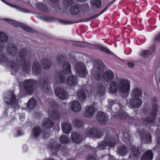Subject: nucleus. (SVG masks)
I'll list each match as a JSON object with an SVG mask.
<instances>
[{
  "instance_id": "39448f33",
  "label": "nucleus",
  "mask_w": 160,
  "mask_h": 160,
  "mask_svg": "<svg viewBox=\"0 0 160 160\" xmlns=\"http://www.w3.org/2000/svg\"><path fill=\"white\" fill-rule=\"evenodd\" d=\"M7 59L2 55L0 56V62H6L7 65L12 68V70L14 72L18 71L19 70L18 66H17L15 63L12 61L7 62Z\"/></svg>"
},
{
  "instance_id": "052dcab7",
  "label": "nucleus",
  "mask_w": 160,
  "mask_h": 160,
  "mask_svg": "<svg viewBox=\"0 0 160 160\" xmlns=\"http://www.w3.org/2000/svg\"><path fill=\"white\" fill-rule=\"evenodd\" d=\"M160 84V77L159 78V80H158Z\"/></svg>"
},
{
  "instance_id": "aec40b11",
  "label": "nucleus",
  "mask_w": 160,
  "mask_h": 160,
  "mask_svg": "<svg viewBox=\"0 0 160 160\" xmlns=\"http://www.w3.org/2000/svg\"><path fill=\"white\" fill-rule=\"evenodd\" d=\"M62 72L65 74H68L71 72V66L68 62H65L63 65Z\"/></svg>"
},
{
  "instance_id": "338daca9",
  "label": "nucleus",
  "mask_w": 160,
  "mask_h": 160,
  "mask_svg": "<svg viewBox=\"0 0 160 160\" xmlns=\"http://www.w3.org/2000/svg\"><path fill=\"white\" fill-rule=\"evenodd\" d=\"M50 160H53V159H50Z\"/></svg>"
},
{
  "instance_id": "69168bd1",
  "label": "nucleus",
  "mask_w": 160,
  "mask_h": 160,
  "mask_svg": "<svg viewBox=\"0 0 160 160\" xmlns=\"http://www.w3.org/2000/svg\"><path fill=\"white\" fill-rule=\"evenodd\" d=\"M46 84L45 83H44L45 86H46Z\"/></svg>"
},
{
  "instance_id": "4d7b16f0",
  "label": "nucleus",
  "mask_w": 160,
  "mask_h": 160,
  "mask_svg": "<svg viewBox=\"0 0 160 160\" xmlns=\"http://www.w3.org/2000/svg\"><path fill=\"white\" fill-rule=\"evenodd\" d=\"M102 144H101L100 145L99 147V148L100 149H105V146H104L103 148H102Z\"/></svg>"
},
{
  "instance_id": "412c9836",
  "label": "nucleus",
  "mask_w": 160,
  "mask_h": 160,
  "mask_svg": "<svg viewBox=\"0 0 160 160\" xmlns=\"http://www.w3.org/2000/svg\"><path fill=\"white\" fill-rule=\"evenodd\" d=\"M71 139L73 142L76 143L80 142L82 140V138L79 134L75 132L72 133Z\"/></svg>"
},
{
  "instance_id": "9d476101",
  "label": "nucleus",
  "mask_w": 160,
  "mask_h": 160,
  "mask_svg": "<svg viewBox=\"0 0 160 160\" xmlns=\"http://www.w3.org/2000/svg\"><path fill=\"white\" fill-rule=\"evenodd\" d=\"M29 53L27 50L25 49H23L20 50L19 53L18 57L17 59L18 62L20 61L23 62L24 61L26 57H28Z\"/></svg>"
},
{
  "instance_id": "58836bf2",
  "label": "nucleus",
  "mask_w": 160,
  "mask_h": 160,
  "mask_svg": "<svg viewBox=\"0 0 160 160\" xmlns=\"http://www.w3.org/2000/svg\"><path fill=\"white\" fill-rule=\"evenodd\" d=\"M60 141L62 143L65 144L68 140V138L64 135H62L60 138Z\"/></svg>"
},
{
  "instance_id": "bb28decb",
  "label": "nucleus",
  "mask_w": 160,
  "mask_h": 160,
  "mask_svg": "<svg viewBox=\"0 0 160 160\" xmlns=\"http://www.w3.org/2000/svg\"><path fill=\"white\" fill-rule=\"evenodd\" d=\"M153 154L152 152L150 150L147 151L143 156L142 160H152Z\"/></svg>"
},
{
  "instance_id": "f257e3e1",
  "label": "nucleus",
  "mask_w": 160,
  "mask_h": 160,
  "mask_svg": "<svg viewBox=\"0 0 160 160\" xmlns=\"http://www.w3.org/2000/svg\"><path fill=\"white\" fill-rule=\"evenodd\" d=\"M130 81L124 78H119L117 83L114 81H112L109 84L110 91L115 93L118 90L120 93L123 94L128 93L130 89Z\"/></svg>"
},
{
  "instance_id": "393cba45",
  "label": "nucleus",
  "mask_w": 160,
  "mask_h": 160,
  "mask_svg": "<svg viewBox=\"0 0 160 160\" xmlns=\"http://www.w3.org/2000/svg\"><path fill=\"white\" fill-rule=\"evenodd\" d=\"M142 92L141 90L138 88H135L131 91V95L132 98H138L141 96Z\"/></svg>"
},
{
  "instance_id": "c85d7f7f",
  "label": "nucleus",
  "mask_w": 160,
  "mask_h": 160,
  "mask_svg": "<svg viewBox=\"0 0 160 160\" xmlns=\"http://www.w3.org/2000/svg\"><path fill=\"white\" fill-rule=\"evenodd\" d=\"M77 96L80 101H83L86 98V95L84 92L82 90L79 91L77 93Z\"/></svg>"
},
{
  "instance_id": "de8ad7c7",
  "label": "nucleus",
  "mask_w": 160,
  "mask_h": 160,
  "mask_svg": "<svg viewBox=\"0 0 160 160\" xmlns=\"http://www.w3.org/2000/svg\"><path fill=\"white\" fill-rule=\"evenodd\" d=\"M124 136L125 137V142H127V143L128 142H129V141L130 137L128 136V134L127 133H125L124 134Z\"/></svg>"
},
{
  "instance_id": "a18cd8bd",
  "label": "nucleus",
  "mask_w": 160,
  "mask_h": 160,
  "mask_svg": "<svg viewBox=\"0 0 160 160\" xmlns=\"http://www.w3.org/2000/svg\"><path fill=\"white\" fill-rule=\"evenodd\" d=\"M44 20L48 22H52L54 21V19L52 18L45 17Z\"/></svg>"
},
{
  "instance_id": "2f4dec72",
  "label": "nucleus",
  "mask_w": 160,
  "mask_h": 160,
  "mask_svg": "<svg viewBox=\"0 0 160 160\" xmlns=\"http://www.w3.org/2000/svg\"><path fill=\"white\" fill-rule=\"evenodd\" d=\"M42 65L43 68L47 69L50 67L51 62L48 59H43L42 61Z\"/></svg>"
},
{
  "instance_id": "5fc2aeb1",
  "label": "nucleus",
  "mask_w": 160,
  "mask_h": 160,
  "mask_svg": "<svg viewBox=\"0 0 160 160\" xmlns=\"http://www.w3.org/2000/svg\"><path fill=\"white\" fill-rule=\"evenodd\" d=\"M49 136V134L47 133V132L43 134V137L45 138L48 137Z\"/></svg>"
},
{
  "instance_id": "423d86ee",
  "label": "nucleus",
  "mask_w": 160,
  "mask_h": 160,
  "mask_svg": "<svg viewBox=\"0 0 160 160\" xmlns=\"http://www.w3.org/2000/svg\"><path fill=\"white\" fill-rule=\"evenodd\" d=\"M70 12L73 14H78L83 16L84 11L82 9V6L80 5H73L71 8Z\"/></svg>"
},
{
  "instance_id": "bf43d9fd",
  "label": "nucleus",
  "mask_w": 160,
  "mask_h": 160,
  "mask_svg": "<svg viewBox=\"0 0 160 160\" xmlns=\"http://www.w3.org/2000/svg\"><path fill=\"white\" fill-rule=\"evenodd\" d=\"M76 0L78 1V2H82V1H84L85 0Z\"/></svg>"
},
{
  "instance_id": "20e7f679",
  "label": "nucleus",
  "mask_w": 160,
  "mask_h": 160,
  "mask_svg": "<svg viewBox=\"0 0 160 160\" xmlns=\"http://www.w3.org/2000/svg\"><path fill=\"white\" fill-rule=\"evenodd\" d=\"M35 82L32 80H26L24 84L26 92L28 94H32L33 92V86Z\"/></svg>"
},
{
  "instance_id": "7ed1b4c3",
  "label": "nucleus",
  "mask_w": 160,
  "mask_h": 160,
  "mask_svg": "<svg viewBox=\"0 0 160 160\" xmlns=\"http://www.w3.org/2000/svg\"><path fill=\"white\" fill-rule=\"evenodd\" d=\"M76 70L77 74L82 78L85 77L88 74L85 65L81 62L76 64Z\"/></svg>"
},
{
  "instance_id": "5701e85b",
  "label": "nucleus",
  "mask_w": 160,
  "mask_h": 160,
  "mask_svg": "<svg viewBox=\"0 0 160 160\" xmlns=\"http://www.w3.org/2000/svg\"><path fill=\"white\" fill-rule=\"evenodd\" d=\"M62 129L63 133L67 134L71 131V126L68 123L63 122L62 125Z\"/></svg>"
},
{
  "instance_id": "603ef678",
  "label": "nucleus",
  "mask_w": 160,
  "mask_h": 160,
  "mask_svg": "<svg viewBox=\"0 0 160 160\" xmlns=\"http://www.w3.org/2000/svg\"><path fill=\"white\" fill-rule=\"evenodd\" d=\"M155 39L156 41H160V34L156 37Z\"/></svg>"
},
{
  "instance_id": "f8f14e48",
  "label": "nucleus",
  "mask_w": 160,
  "mask_h": 160,
  "mask_svg": "<svg viewBox=\"0 0 160 160\" xmlns=\"http://www.w3.org/2000/svg\"><path fill=\"white\" fill-rule=\"evenodd\" d=\"M56 95L58 96L61 99L64 100L66 97V93L64 90L61 88H57L55 90Z\"/></svg>"
},
{
  "instance_id": "a19ab883",
  "label": "nucleus",
  "mask_w": 160,
  "mask_h": 160,
  "mask_svg": "<svg viewBox=\"0 0 160 160\" xmlns=\"http://www.w3.org/2000/svg\"><path fill=\"white\" fill-rule=\"evenodd\" d=\"M63 4L67 6L71 5L73 2V0H63Z\"/></svg>"
},
{
  "instance_id": "a878e982",
  "label": "nucleus",
  "mask_w": 160,
  "mask_h": 160,
  "mask_svg": "<svg viewBox=\"0 0 160 160\" xmlns=\"http://www.w3.org/2000/svg\"><path fill=\"white\" fill-rule=\"evenodd\" d=\"M17 50L16 47L12 43L9 44L8 46L7 51L8 52L12 55H14L16 53Z\"/></svg>"
},
{
  "instance_id": "473e14b6",
  "label": "nucleus",
  "mask_w": 160,
  "mask_h": 160,
  "mask_svg": "<svg viewBox=\"0 0 160 160\" xmlns=\"http://www.w3.org/2000/svg\"><path fill=\"white\" fill-rule=\"evenodd\" d=\"M91 3L92 6L98 8H99L102 4L100 0H92Z\"/></svg>"
},
{
  "instance_id": "9b49d317",
  "label": "nucleus",
  "mask_w": 160,
  "mask_h": 160,
  "mask_svg": "<svg viewBox=\"0 0 160 160\" xmlns=\"http://www.w3.org/2000/svg\"><path fill=\"white\" fill-rule=\"evenodd\" d=\"M154 108V110L152 111V115L153 116V117L148 118H147L145 120L146 124H149L150 123L154 122L155 118L156 117V114L157 112V105L155 104V105L153 106Z\"/></svg>"
},
{
  "instance_id": "8fccbe9b",
  "label": "nucleus",
  "mask_w": 160,
  "mask_h": 160,
  "mask_svg": "<svg viewBox=\"0 0 160 160\" xmlns=\"http://www.w3.org/2000/svg\"><path fill=\"white\" fill-rule=\"evenodd\" d=\"M52 117H53V118H57V117L59 116V113L57 112H53L52 114Z\"/></svg>"
},
{
  "instance_id": "f3484780",
  "label": "nucleus",
  "mask_w": 160,
  "mask_h": 160,
  "mask_svg": "<svg viewBox=\"0 0 160 160\" xmlns=\"http://www.w3.org/2000/svg\"><path fill=\"white\" fill-rule=\"evenodd\" d=\"M95 68L98 72H101L104 70L105 66L103 62L100 61H97L94 66Z\"/></svg>"
},
{
  "instance_id": "c756f323",
  "label": "nucleus",
  "mask_w": 160,
  "mask_h": 160,
  "mask_svg": "<svg viewBox=\"0 0 160 160\" xmlns=\"http://www.w3.org/2000/svg\"><path fill=\"white\" fill-rule=\"evenodd\" d=\"M36 105V101L33 98H32L30 99L27 103V107L30 109H33Z\"/></svg>"
},
{
  "instance_id": "37998d69",
  "label": "nucleus",
  "mask_w": 160,
  "mask_h": 160,
  "mask_svg": "<svg viewBox=\"0 0 160 160\" xmlns=\"http://www.w3.org/2000/svg\"><path fill=\"white\" fill-rule=\"evenodd\" d=\"M7 4L9 5L11 7L15 8H16L18 10L22 12H27L26 11H25L24 9L22 8H21L19 7H18L17 6L13 5L12 4H9V3H7Z\"/></svg>"
},
{
  "instance_id": "1a4fd4ad",
  "label": "nucleus",
  "mask_w": 160,
  "mask_h": 160,
  "mask_svg": "<svg viewBox=\"0 0 160 160\" xmlns=\"http://www.w3.org/2000/svg\"><path fill=\"white\" fill-rule=\"evenodd\" d=\"M130 104L134 108H138L142 104L141 100L138 98H132L130 100Z\"/></svg>"
},
{
  "instance_id": "e433bc0d",
  "label": "nucleus",
  "mask_w": 160,
  "mask_h": 160,
  "mask_svg": "<svg viewBox=\"0 0 160 160\" xmlns=\"http://www.w3.org/2000/svg\"><path fill=\"white\" fill-rule=\"evenodd\" d=\"M152 52H151L149 51H142L140 53V55L144 57H147L150 56Z\"/></svg>"
},
{
  "instance_id": "09e8293b",
  "label": "nucleus",
  "mask_w": 160,
  "mask_h": 160,
  "mask_svg": "<svg viewBox=\"0 0 160 160\" xmlns=\"http://www.w3.org/2000/svg\"><path fill=\"white\" fill-rule=\"evenodd\" d=\"M60 82H63L65 80V78L64 76H60L59 78Z\"/></svg>"
},
{
  "instance_id": "79ce46f5",
  "label": "nucleus",
  "mask_w": 160,
  "mask_h": 160,
  "mask_svg": "<svg viewBox=\"0 0 160 160\" xmlns=\"http://www.w3.org/2000/svg\"><path fill=\"white\" fill-rule=\"evenodd\" d=\"M118 151L120 154L124 155L127 152L126 148L125 147L123 146L120 149H118Z\"/></svg>"
},
{
  "instance_id": "7c9ffc66",
  "label": "nucleus",
  "mask_w": 160,
  "mask_h": 160,
  "mask_svg": "<svg viewBox=\"0 0 160 160\" xmlns=\"http://www.w3.org/2000/svg\"><path fill=\"white\" fill-rule=\"evenodd\" d=\"M95 48L96 49H98L107 54L110 55L114 54L109 49L106 48L101 46H100L98 45H95Z\"/></svg>"
},
{
  "instance_id": "6e6d98bb",
  "label": "nucleus",
  "mask_w": 160,
  "mask_h": 160,
  "mask_svg": "<svg viewBox=\"0 0 160 160\" xmlns=\"http://www.w3.org/2000/svg\"><path fill=\"white\" fill-rule=\"evenodd\" d=\"M24 116L25 115L24 114L22 115L20 117V119L22 121H23L24 119Z\"/></svg>"
},
{
  "instance_id": "0e129e2a",
  "label": "nucleus",
  "mask_w": 160,
  "mask_h": 160,
  "mask_svg": "<svg viewBox=\"0 0 160 160\" xmlns=\"http://www.w3.org/2000/svg\"><path fill=\"white\" fill-rule=\"evenodd\" d=\"M84 47V46H80V47Z\"/></svg>"
},
{
  "instance_id": "f03ea898",
  "label": "nucleus",
  "mask_w": 160,
  "mask_h": 160,
  "mask_svg": "<svg viewBox=\"0 0 160 160\" xmlns=\"http://www.w3.org/2000/svg\"><path fill=\"white\" fill-rule=\"evenodd\" d=\"M4 20L6 22L12 24L15 27H20L21 29L28 32H32V31L30 27L26 26L24 23L12 19H4Z\"/></svg>"
},
{
  "instance_id": "864d4df0",
  "label": "nucleus",
  "mask_w": 160,
  "mask_h": 160,
  "mask_svg": "<svg viewBox=\"0 0 160 160\" xmlns=\"http://www.w3.org/2000/svg\"><path fill=\"white\" fill-rule=\"evenodd\" d=\"M128 65L130 68H132L134 66V64L132 62H128Z\"/></svg>"
},
{
  "instance_id": "4be33fe9",
  "label": "nucleus",
  "mask_w": 160,
  "mask_h": 160,
  "mask_svg": "<svg viewBox=\"0 0 160 160\" xmlns=\"http://www.w3.org/2000/svg\"><path fill=\"white\" fill-rule=\"evenodd\" d=\"M98 133V130L95 128H91L88 129L86 131V134L88 136L95 135V137L99 138V137L97 136Z\"/></svg>"
},
{
  "instance_id": "4468645a",
  "label": "nucleus",
  "mask_w": 160,
  "mask_h": 160,
  "mask_svg": "<svg viewBox=\"0 0 160 160\" xmlns=\"http://www.w3.org/2000/svg\"><path fill=\"white\" fill-rule=\"evenodd\" d=\"M54 125L53 122L49 119L45 118L43 120V123L42 125V128L44 129H47L52 127Z\"/></svg>"
},
{
  "instance_id": "e2e57ef3",
  "label": "nucleus",
  "mask_w": 160,
  "mask_h": 160,
  "mask_svg": "<svg viewBox=\"0 0 160 160\" xmlns=\"http://www.w3.org/2000/svg\"><path fill=\"white\" fill-rule=\"evenodd\" d=\"M105 144V142H103V144L104 145V144Z\"/></svg>"
},
{
  "instance_id": "13d9d810",
  "label": "nucleus",
  "mask_w": 160,
  "mask_h": 160,
  "mask_svg": "<svg viewBox=\"0 0 160 160\" xmlns=\"http://www.w3.org/2000/svg\"><path fill=\"white\" fill-rule=\"evenodd\" d=\"M51 2H56L58 0H50Z\"/></svg>"
},
{
  "instance_id": "680f3d73",
  "label": "nucleus",
  "mask_w": 160,
  "mask_h": 160,
  "mask_svg": "<svg viewBox=\"0 0 160 160\" xmlns=\"http://www.w3.org/2000/svg\"><path fill=\"white\" fill-rule=\"evenodd\" d=\"M160 144V142L159 141H157Z\"/></svg>"
},
{
  "instance_id": "ea45409f",
  "label": "nucleus",
  "mask_w": 160,
  "mask_h": 160,
  "mask_svg": "<svg viewBox=\"0 0 160 160\" xmlns=\"http://www.w3.org/2000/svg\"><path fill=\"white\" fill-rule=\"evenodd\" d=\"M40 130L38 128H34L33 133L34 135V138H36L38 137L40 134Z\"/></svg>"
},
{
  "instance_id": "b1692460",
  "label": "nucleus",
  "mask_w": 160,
  "mask_h": 160,
  "mask_svg": "<svg viewBox=\"0 0 160 160\" xmlns=\"http://www.w3.org/2000/svg\"><path fill=\"white\" fill-rule=\"evenodd\" d=\"M32 70L33 73L35 75H37L40 72L41 68L38 62H36L34 63L32 67Z\"/></svg>"
},
{
  "instance_id": "49530a36",
  "label": "nucleus",
  "mask_w": 160,
  "mask_h": 160,
  "mask_svg": "<svg viewBox=\"0 0 160 160\" xmlns=\"http://www.w3.org/2000/svg\"><path fill=\"white\" fill-rule=\"evenodd\" d=\"M106 10V9H104L103 10V11H102L99 14H98V15H95L93 16L92 17H91V19H95V18H97L101 14H102Z\"/></svg>"
},
{
  "instance_id": "0eeeda50",
  "label": "nucleus",
  "mask_w": 160,
  "mask_h": 160,
  "mask_svg": "<svg viewBox=\"0 0 160 160\" xmlns=\"http://www.w3.org/2000/svg\"><path fill=\"white\" fill-rule=\"evenodd\" d=\"M114 77V73L111 70L106 71L103 74L102 78L107 82H110L113 80Z\"/></svg>"
},
{
  "instance_id": "3c124183",
  "label": "nucleus",
  "mask_w": 160,
  "mask_h": 160,
  "mask_svg": "<svg viewBox=\"0 0 160 160\" xmlns=\"http://www.w3.org/2000/svg\"><path fill=\"white\" fill-rule=\"evenodd\" d=\"M107 144H108V145L110 147H112L115 144L112 142H109L108 143H107Z\"/></svg>"
},
{
  "instance_id": "c9c22d12",
  "label": "nucleus",
  "mask_w": 160,
  "mask_h": 160,
  "mask_svg": "<svg viewBox=\"0 0 160 160\" xmlns=\"http://www.w3.org/2000/svg\"><path fill=\"white\" fill-rule=\"evenodd\" d=\"M31 68V64L30 62L28 61L25 62L23 65V70L25 72H28Z\"/></svg>"
},
{
  "instance_id": "c03bdc74",
  "label": "nucleus",
  "mask_w": 160,
  "mask_h": 160,
  "mask_svg": "<svg viewBox=\"0 0 160 160\" xmlns=\"http://www.w3.org/2000/svg\"><path fill=\"white\" fill-rule=\"evenodd\" d=\"M140 135L141 138V140L142 141V140H144V139L146 140V141H147V142H148L150 141L151 140V138L150 136H149L148 137H147L145 136L144 138H143V135H142V134L141 133H140Z\"/></svg>"
},
{
  "instance_id": "72a5a7b5",
  "label": "nucleus",
  "mask_w": 160,
  "mask_h": 160,
  "mask_svg": "<svg viewBox=\"0 0 160 160\" xmlns=\"http://www.w3.org/2000/svg\"><path fill=\"white\" fill-rule=\"evenodd\" d=\"M132 155L135 158L138 157L139 155V153L138 150L134 146H133L132 148Z\"/></svg>"
},
{
  "instance_id": "f704fd0d",
  "label": "nucleus",
  "mask_w": 160,
  "mask_h": 160,
  "mask_svg": "<svg viewBox=\"0 0 160 160\" xmlns=\"http://www.w3.org/2000/svg\"><path fill=\"white\" fill-rule=\"evenodd\" d=\"M73 123L75 126L77 127H80L83 125V122L81 120L75 119L73 120Z\"/></svg>"
},
{
  "instance_id": "6e6552de",
  "label": "nucleus",
  "mask_w": 160,
  "mask_h": 160,
  "mask_svg": "<svg viewBox=\"0 0 160 160\" xmlns=\"http://www.w3.org/2000/svg\"><path fill=\"white\" fill-rule=\"evenodd\" d=\"M5 102L7 104H13L16 101V97L12 92L8 93L4 99Z\"/></svg>"
},
{
  "instance_id": "dca6fc26",
  "label": "nucleus",
  "mask_w": 160,
  "mask_h": 160,
  "mask_svg": "<svg viewBox=\"0 0 160 160\" xmlns=\"http://www.w3.org/2000/svg\"><path fill=\"white\" fill-rule=\"evenodd\" d=\"M95 112V108L92 106H89L86 108L84 115L86 117L91 118Z\"/></svg>"
},
{
  "instance_id": "a211bd4d",
  "label": "nucleus",
  "mask_w": 160,
  "mask_h": 160,
  "mask_svg": "<svg viewBox=\"0 0 160 160\" xmlns=\"http://www.w3.org/2000/svg\"><path fill=\"white\" fill-rule=\"evenodd\" d=\"M71 108L72 111L78 112L81 109V106L78 101H74L72 102L71 103Z\"/></svg>"
},
{
  "instance_id": "2eb2a0df",
  "label": "nucleus",
  "mask_w": 160,
  "mask_h": 160,
  "mask_svg": "<svg viewBox=\"0 0 160 160\" xmlns=\"http://www.w3.org/2000/svg\"><path fill=\"white\" fill-rule=\"evenodd\" d=\"M107 116L102 112H98L97 114V119L101 124H104L107 121Z\"/></svg>"
},
{
  "instance_id": "6ab92c4d",
  "label": "nucleus",
  "mask_w": 160,
  "mask_h": 160,
  "mask_svg": "<svg viewBox=\"0 0 160 160\" xmlns=\"http://www.w3.org/2000/svg\"><path fill=\"white\" fill-rule=\"evenodd\" d=\"M67 83L69 86H73L77 83V78L76 76L71 75L69 76L67 79Z\"/></svg>"
},
{
  "instance_id": "cd10ccee",
  "label": "nucleus",
  "mask_w": 160,
  "mask_h": 160,
  "mask_svg": "<svg viewBox=\"0 0 160 160\" xmlns=\"http://www.w3.org/2000/svg\"><path fill=\"white\" fill-rule=\"evenodd\" d=\"M105 92L104 87L102 84H98L97 87V94L99 96H102L105 94Z\"/></svg>"
},
{
  "instance_id": "4c0bfd02",
  "label": "nucleus",
  "mask_w": 160,
  "mask_h": 160,
  "mask_svg": "<svg viewBox=\"0 0 160 160\" xmlns=\"http://www.w3.org/2000/svg\"><path fill=\"white\" fill-rule=\"evenodd\" d=\"M128 115L125 112H120L118 116V118L121 119H126L128 118Z\"/></svg>"
},
{
  "instance_id": "ddd939ff",
  "label": "nucleus",
  "mask_w": 160,
  "mask_h": 160,
  "mask_svg": "<svg viewBox=\"0 0 160 160\" xmlns=\"http://www.w3.org/2000/svg\"><path fill=\"white\" fill-rule=\"evenodd\" d=\"M8 38L6 34L3 32H0V51H2L4 46V43L6 42Z\"/></svg>"
}]
</instances>
